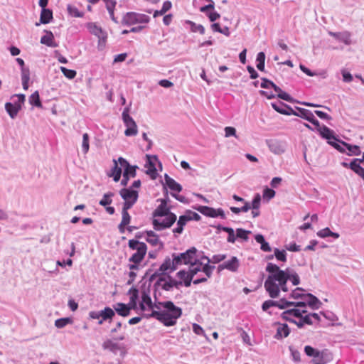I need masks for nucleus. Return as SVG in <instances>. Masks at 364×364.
<instances>
[{
  "instance_id": "nucleus-29",
  "label": "nucleus",
  "mask_w": 364,
  "mask_h": 364,
  "mask_svg": "<svg viewBox=\"0 0 364 364\" xmlns=\"http://www.w3.org/2000/svg\"><path fill=\"white\" fill-rule=\"evenodd\" d=\"M328 34L335 38L336 40L343 42L346 45H350L351 43V34L349 31H345L343 32H332L330 31Z\"/></svg>"
},
{
  "instance_id": "nucleus-31",
  "label": "nucleus",
  "mask_w": 364,
  "mask_h": 364,
  "mask_svg": "<svg viewBox=\"0 0 364 364\" xmlns=\"http://www.w3.org/2000/svg\"><path fill=\"white\" fill-rule=\"evenodd\" d=\"M87 28L90 33L97 36L100 41L106 38L105 33L102 31V28L98 26L95 23H87Z\"/></svg>"
},
{
  "instance_id": "nucleus-55",
  "label": "nucleus",
  "mask_w": 364,
  "mask_h": 364,
  "mask_svg": "<svg viewBox=\"0 0 364 364\" xmlns=\"http://www.w3.org/2000/svg\"><path fill=\"white\" fill-rule=\"evenodd\" d=\"M188 221H199L201 219L200 215L191 210H186L184 213Z\"/></svg>"
},
{
  "instance_id": "nucleus-59",
  "label": "nucleus",
  "mask_w": 364,
  "mask_h": 364,
  "mask_svg": "<svg viewBox=\"0 0 364 364\" xmlns=\"http://www.w3.org/2000/svg\"><path fill=\"white\" fill-rule=\"evenodd\" d=\"M228 233L227 241L229 243H235L237 239V235L235 232L234 229L231 227H229L228 230L225 231Z\"/></svg>"
},
{
  "instance_id": "nucleus-64",
  "label": "nucleus",
  "mask_w": 364,
  "mask_h": 364,
  "mask_svg": "<svg viewBox=\"0 0 364 364\" xmlns=\"http://www.w3.org/2000/svg\"><path fill=\"white\" fill-rule=\"evenodd\" d=\"M60 70L63 75L69 79H73L76 76V71L74 70L68 69L65 67H60Z\"/></svg>"
},
{
  "instance_id": "nucleus-4",
  "label": "nucleus",
  "mask_w": 364,
  "mask_h": 364,
  "mask_svg": "<svg viewBox=\"0 0 364 364\" xmlns=\"http://www.w3.org/2000/svg\"><path fill=\"white\" fill-rule=\"evenodd\" d=\"M321 138L327 140V143L340 153H346L348 156H360L362 153L358 145L349 144L339 139L335 132L329 127L323 129Z\"/></svg>"
},
{
  "instance_id": "nucleus-11",
  "label": "nucleus",
  "mask_w": 364,
  "mask_h": 364,
  "mask_svg": "<svg viewBox=\"0 0 364 364\" xmlns=\"http://www.w3.org/2000/svg\"><path fill=\"white\" fill-rule=\"evenodd\" d=\"M115 316V311L109 306H105L100 311H92L89 312V317L92 319H98V325H102L104 322L111 323Z\"/></svg>"
},
{
  "instance_id": "nucleus-49",
  "label": "nucleus",
  "mask_w": 364,
  "mask_h": 364,
  "mask_svg": "<svg viewBox=\"0 0 364 364\" xmlns=\"http://www.w3.org/2000/svg\"><path fill=\"white\" fill-rule=\"evenodd\" d=\"M276 195V192L272 188H269L267 186H264L262 191L263 200L267 202L272 199Z\"/></svg>"
},
{
  "instance_id": "nucleus-7",
  "label": "nucleus",
  "mask_w": 364,
  "mask_h": 364,
  "mask_svg": "<svg viewBox=\"0 0 364 364\" xmlns=\"http://www.w3.org/2000/svg\"><path fill=\"white\" fill-rule=\"evenodd\" d=\"M176 277L179 279L177 280L173 277H169V280L164 284V288L166 289H173L174 288L178 289L182 286L186 287H191L193 278L186 269L179 270L176 272Z\"/></svg>"
},
{
  "instance_id": "nucleus-2",
  "label": "nucleus",
  "mask_w": 364,
  "mask_h": 364,
  "mask_svg": "<svg viewBox=\"0 0 364 364\" xmlns=\"http://www.w3.org/2000/svg\"><path fill=\"white\" fill-rule=\"evenodd\" d=\"M269 265L270 264L268 262L265 267L268 275L264 282V287L270 298L277 299L279 296L282 291L284 292L289 291L287 281V279L281 276L274 269H269Z\"/></svg>"
},
{
  "instance_id": "nucleus-14",
  "label": "nucleus",
  "mask_w": 364,
  "mask_h": 364,
  "mask_svg": "<svg viewBox=\"0 0 364 364\" xmlns=\"http://www.w3.org/2000/svg\"><path fill=\"white\" fill-rule=\"evenodd\" d=\"M150 21V17L144 14L136 12L126 13L122 20V23L124 26H132L134 24L148 23Z\"/></svg>"
},
{
  "instance_id": "nucleus-18",
  "label": "nucleus",
  "mask_w": 364,
  "mask_h": 364,
  "mask_svg": "<svg viewBox=\"0 0 364 364\" xmlns=\"http://www.w3.org/2000/svg\"><path fill=\"white\" fill-rule=\"evenodd\" d=\"M271 107L277 112L287 116L294 115V107L283 102L281 100H276L270 103Z\"/></svg>"
},
{
  "instance_id": "nucleus-63",
  "label": "nucleus",
  "mask_w": 364,
  "mask_h": 364,
  "mask_svg": "<svg viewBox=\"0 0 364 364\" xmlns=\"http://www.w3.org/2000/svg\"><path fill=\"white\" fill-rule=\"evenodd\" d=\"M227 258L226 254H218L214 255L210 258V262L213 264H219L220 262L224 261Z\"/></svg>"
},
{
  "instance_id": "nucleus-23",
  "label": "nucleus",
  "mask_w": 364,
  "mask_h": 364,
  "mask_svg": "<svg viewBox=\"0 0 364 364\" xmlns=\"http://www.w3.org/2000/svg\"><path fill=\"white\" fill-rule=\"evenodd\" d=\"M262 96L269 100L277 98V100H284L289 102H295L296 100L291 97L289 92H259Z\"/></svg>"
},
{
  "instance_id": "nucleus-48",
  "label": "nucleus",
  "mask_w": 364,
  "mask_h": 364,
  "mask_svg": "<svg viewBox=\"0 0 364 364\" xmlns=\"http://www.w3.org/2000/svg\"><path fill=\"white\" fill-rule=\"evenodd\" d=\"M73 319L71 317H63L55 320V326L58 328H63L67 325L72 324Z\"/></svg>"
},
{
  "instance_id": "nucleus-44",
  "label": "nucleus",
  "mask_w": 364,
  "mask_h": 364,
  "mask_svg": "<svg viewBox=\"0 0 364 364\" xmlns=\"http://www.w3.org/2000/svg\"><path fill=\"white\" fill-rule=\"evenodd\" d=\"M237 239L242 242H247L249 240V235L252 234L250 230H245L242 228L235 230Z\"/></svg>"
},
{
  "instance_id": "nucleus-47",
  "label": "nucleus",
  "mask_w": 364,
  "mask_h": 364,
  "mask_svg": "<svg viewBox=\"0 0 364 364\" xmlns=\"http://www.w3.org/2000/svg\"><path fill=\"white\" fill-rule=\"evenodd\" d=\"M307 313V311L306 309H301L297 308H288L287 309H284V314H289L291 318H297L301 316V314H306Z\"/></svg>"
},
{
  "instance_id": "nucleus-46",
  "label": "nucleus",
  "mask_w": 364,
  "mask_h": 364,
  "mask_svg": "<svg viewBox=\"0 0 364 364\" xmlns=\"http://www.w3.org/2000/svg\"><path fill=\"white\" fill-rule=\"evenodd\" d=\"M307 122H310L311 124H313L316 130L318 132L319 135L321 136V134L323 133V129L325 127H328L327 126L323 124L321 126L319 121L316 118L314 113L312 112L309 119H307Z\"/></svg>"
},
{
  "instance_id": "nucleus-36",
  "label": "nucleus",
  "mask_w": 364,
  "mask_h": 364,
  "mask_svg": "<svg viewBox=\"0 0 364 364\" xmlns=\"http://www.w3.org/2000/svg\"><path fill=\"white\" fill-rule=\"evenodd\" d=\"M46 35L43 36L41 38V43L44 44L48 47L56 48L58 44L54 41V36L50 31H45Z\"/></svg>"
},
{
  "instance_id": "nucleus-17",
  "label": "nucleus",
  "mask_w": 364,
  "mask_h": 364,
  "mask_svg": "<svg viewBox=\"0 0 364 364\" xmlns=\"http://www.w3.org/2000/svg\"><path fill=\"white\" fill-rule=\"evenodd\" d=\"M156 163L162 168V164L159 160L157 155L146 154L145 167L147 168L145 171L152 179L156 178L158 176V171L156 167Z\"/></svg>"
},
{
  "instance_id": "nucleus-45",
  "label": "nucleus",
  "mask_w": 364,
  "mask_h": 364,
  "mask_svg": "<svg viewBox=\"0 0 364 364\" xmlns=\"http://www.w3.org/2000/svg\"><path fill=\"white\" fill-rule=\"evenodd\" d=\"M28 102L33 107L43 108L39 92H32L31 95L29 97Z\"/></svg>"
},
{
  "instance_id": "nucleus-6",
  "label": "nucleus",
  "mask_w": 364,
  "mask_h": 364,
  "mask_svg": "<svg viewBox=\"0 0 364 364\" xmlns=\"http://www.w3.org/2000/svg\"><path fill=\"white\" fill-rule=\"evenodd\" d=\"M26 101V95L21 92L15 94L10 97V100L5 103V110L11 117L14 119L18 112L22 109Z\"/></svg>"
},
{
  "instance_id": "nucleus-61",
  "label": "nucleus",
  "mask_w": 364,
  "mask_h": 364,
  "mask_svg": "<svg viewBox=\"0 0 364 364\" xmlns=\"http://www.w3.org/2000/svg\"><path fill=\"white\" fill-rule=\"evenodd\" d=\"M67 10L68 13L74 16V17H82L84 14L83 12L80 11L76 7L73 6L71 5H68Z\"/></svg>"
},
{
  "instance_id": "nucleus-32",
  "label": "nucleus",
  "mask_w": 364,
  "mask_h": 364,
  "mask_svg": "<svg viewBox=\"0 0 364 364\" xmlns=\"http://www.w3.org/2000/svg\"><path fill=\"white\" fill-rule=\"evenodd\" d=\"M306 295L304 300H306L307 306L313 310H317L321 307L322 303L315 295L311 293H307Z\"/></svg>"
},
{
  "instance_id": "nucleus-24",
  "label": "nucleus",
  "mask_w": 364,
  "mask_h": 364,
  "mask_svg": "<svg viewBox=\"0 0 364 364\" xmlns=\"http://www.w3.org/2000/svg\"><path fill=\"white\" fill-rule=\"evenodd\" d=\"M119 195L124 200L137 201L139 198V192L132 189V187L123 188L119 191Z\"/></svg>"
},
{
  "instance_id": "nucleus-27",
  "label": "nucleus",
  "mask_w": 364,
  "mask_h": 364,
  "mask_svg": "<svg viewBox=\"0 0 364 364\" xmlns=\"http://www.w3.org/2000/svg\"><path fill=\"white\" fill-rule=\"evenodd\" d=\"M144 233L146 235V241L149 242L152 246H156L159 245V250H161L164 248V244L163 242H161L159 238V235L153 230H146Z\"/></svg>"
},
{
  "instance_id": "nucleus-58",
  "label": "nucleus",
  "mask_w": 364,
  "mask_h": 364,
  "mask_svg": "<svg viewBox=\"0 0 364 364\" xmlns=\"http://www.w3.org/2000/svg\"><path fill=\"white\" fill-rule=\"evenodd\" d=\"M261 204V196L259 193H255L251 201L250 205L252 209L258 210Z\"/></svg>"
},
{
  "instance_id": "nucleus-62",
  "label": "nucleus",
  "mask_w": 364,
  "mask_h": 364,
  "mask_svg": "<svg viewBox=\"0 0 364 364\" xmlns=\"http://www.w3.org/2000/svg\"><path fill=\"white\" fill-rule=\"evenodd\" d=\"M318 350H319L318 349L314 348L311 346H306L304 347L305 354L307 356L311 357L312 358L315 356V355H316V353L318 352Z\"/></svg>"
},
{
  "instance_id": "nucleus-37",
  "label": "nucleus",
  "mask_w": 364,
  "mask_h": 364,
  "mask_svg": "<svg viewBox=\"0 0 364 364\" xmlns=\"http://www.w3.org/2000/svg\"><path fill=\"white\" fill-rule=\"evenodd\" d=\"M176 221H177L176 227L172 230V232L175 235H181L183 232L184 227L186 225L188 220L186 215L183 214V215H180L178 218V220H176Z\"/></svg>"
},
{
  "instance_id": "nucleus-20",
  "label": "nucleus",
  "mask_w": 364,
  "mask_h": 364,
  "mask_svg": "<svg viewBox=\"0 0 364 364\" xmlns=\"http://www.w3.org/2000/svg\"><path fill=\"white\" fill-rule=\"evenodd\" d=\"M119 164L123 167V173L129 178L136 176V170L139 168L136 165H131L129 162L122 156L118 158Z\"/></svg>"
},
{
  "instance_id": "nucleus-41",
  "label": "nucleus",
  "mask_w": 364,
  "mask_h": 364,
  "mask_svg": "<svg viewBox=\"0 0 364 364\" xmlns=\"http://www.w3.org/2000/svg\"><path fill=\"white\" fill-rule=\"evenodd\" d=\"M349 168L364 181V168L358 164L354 159L349 162Z\"/></svg>"
},
{
  "instance_id": "nucleus-12",
  "label": "nucleus",
  "mask_w": 364,
  "mask_h": 364,
  "mask_svg": "<svg viewBox=\"0 0 364 364\" xmlns=\"http://www.w3.org/2000/svg\"><path fill=\"white\" fill-rule=\"evenodd\" d=\"M291 301L288 300L287 298L283 297L279 300L268 299L264 301L262 304V310L267 312L269 315H273V311L271 310L273 307H277L279 309L284 310L291 307Z\"/></svg>"
},
{
  "instance_id": "nucleus-57",
  "label": "nucleus",
  "mask_w": 364,
  "mask_h": 364,
  "mask_svg": "<svg viewBox=\"0 0 364 364\" xmlns=\"http://www.w3.org/2000/svg\"><path fill=\"white\" fill-rule=\"evenodd\" d=\"M128 294L130 295V303L136 304L139 297V290L135 287H132L128 291Z\"/></svg>"
},
{
  "instance_id": "nucleus-13",
  "label": "nucleus",
  "mask_w": 364,
  "mask_h": 364,
  "mask_svg": "<svg viewBox=\"0 0 364 364\" xmlns=\"http://www.w3.org/2000/svg\"><path fill=\"white\" fill-rule=\"evenodd\" d=\"M269 263L270 264L269 269H274L281 276L287 279V282H291L294 286H297L300 284V277L294 269L287 267L285 269H281L277 264L272 262Z\"/></svg>"
},
{
  "instance_id": "nucleus-26",
  "label": "nucleus",
  "mask_w": 364,
  "mask_h": 364,
  "mask_svg": "<svg viewBox=\"0 0 364 364\" xmlns=\"http://www.w3.org/2000/svg\"><path fill=\"white\" fill-rule=\"evenodd\" d=\"M274 325H278L277 332L274 336V338L277 340H281L284 338H287L291 332V330L287 323H281L280 322H275Z\"/></svg>"
},
{
  "instance_id": "nucleus-25",
  "label": "nucleus",
  "mask_w": 364,
  "mask_h": 364,
  "mask_svg": "<svg viewBox=\"0 0 364 364\" xmlns=\"http://www.w3.org/2000/svg\"><path fill=\"white\" fill-rule=\"evenodd\" d=\"M153 284V296L154 299V301H160L159 296H161V293L160 289L164 290L166 291H170L172 289H166L164 288V285L166 282H164L162 279H156L154 282Z\"/></svg>"
},
{
  "instance_id": "nucleus-54",
  "label": "nucleus",
  "mask_w": 364,
  "mask_h": 364,
  "mask_svg": "<svg viewBox=\"0 0 364 364\" xmlns=\"http://www.w3.org/2000/svg\"><path fill=\"white\" fill-rule=\"evenodd\" d=\"M257 62V68L260 70L263 71L264 69V62H265V54L264 52H259L256 58Z\"/></svg>"
},
{
  "instance_id": "nucleus-56",
  "label": "nucleus",
  "mask_w": 364,
  "mask_h": 364,
  "mask_svg": "<svg viewBox=\"0 0 364 364\" xmlns=\"http://www.w3.org/2000/svg\"><path fill=\"white\" fill-rule=\"evenodd\" d=\"M90 149V136L87 133L82 134V150L84 154H87Z\"/></svg>"
},
{
  "instance_id": "nucleus-16",
  "label": "nucleus",
  "mask_w": 364,
  "mask_h": 364,
  "mask_svg": "<svg viewBox=\"0 0 364 364\" xmlns=\"http://www.w3.org/2000/svg\"><path fill=\"white\" fill-rule=\"evenodd\" d=\"M296 323H294L299 328H303L306 325H314L319 323L321 321L320 315L317 313H306L301 314V316L297 318Z\"/></svg>"
},
{
  "instance_id": "nucleus-35",
  "label": "nucleus",
  "mask_w": 364,
  "mask_h": 364,
  "mask_svg": "<svg viewBox=\"0 0 364 364\" xmlns=\"http://www.w3.org/2000/svg\"><path fill=\"white\" fill-rule=\"evenodd\" d=\"M255 87H260L261 88L270 89L274 88V91H282L279 87H278L275 84H274L272 81L262 78L261 81L256 80L252 82Z\"/></svg>"
},
{
  "instance_id": "nucleus-21",
  "label": "nucleus",
  "mask_w": 364,
  "mask_h": 364,
  "mask_svg": "<svg viewBox=\"0 0 364 364\" xmlns=\"http://www.w3.org/2000/svg\"><path fill=\"white\" fill-rule=\"evenodd\" d=\"M164 181L165 183L163 186L165 191L167 188H169L171 192L175 193H180L182 191V186L173 178L170 177L167 173H165L164 175Z\"/></svg>"
},
{
  "instance_id": "nucleus-30",
  "label": "nucleus",
  "mask_w": 364,
  "mask_h": 364,
  "mask_svg": "<svg viewBox=\"0 0 364 364\" xmlns=\"http://www.w3.org/2000/svg\"><path fill=\"white\" fill-rule=\"evenodd\" d=\"M269 150L275 154H281L285 151L284 146L276 139H271L267 141Z\"/></svg>"
},
{
  "instance_id": "nucleus-52",
  "label": "nucleus",
  "mask_w": 364,
  "mask_h": 364,
  "mask_svg": "<svg viewBox=\"0 0 364 364\" xmlns=\"http://www.w3.org/2000/svg\"><path fill=\"white\" fill-rule=\"evenodd\" d=\"M186 23L189 24L191 27V31L192 32L196 33L199 32L200 34L205 33V28L201 24H196V23L191 21H186Z\"/></svg>"
},
{
  "instance_id": "nucleus-50",
  "label": "nucleus",
  "mask_w": 364,
  "mask_h": 364,
  "mask_svg": "<svg viewBox=\"0 0 364 364\" xmlns=\"http://www.w3.org/2000/svg\"><path fill=\"white\" fill-rule=\"evenodd\" d=\"M114 196V193L113 192L109 191L107 193H105L102 198L99 201V204L102 207H106L109 205H110L112 203V198Z\"/></svg>"
},
{
  "instance_id": "nucleus-22",
  "label": "nucleus",
  "mask_w": 364,
  "mask_h": 364,
  "mask_svg": "<svg viewBox=\"0 0 364 364\" xmlns=\"http://www.w3.org/2000/svg\"><path fill=\"white\" fill-rule=\"evenodd\" d=\"M332 360V354L326 349L318 350V352L312 358L311 363L314 364H326Z\"/></svg>"
},
{
  "instance_id": "nucleus-42",
  "label": "nucleus",
  "mask_w": 364,
  "mask_h": 364,
  "mask_svg": "<svg viewBox=\"0 0 364 364\" xmlns=\"http://www.w3.org/2000/svg\"><path fill=\"white\" fill-rule=\"evenodd\" d=\"M312 112L309 109L294 106V115L298 117H300L301 119H303L306 121L309 119L310 115L311 114Z\"/></svg>"
},
{
  "instance_id": "nucleus-40",
  "label": "nucleus",
  "mask_w": 364,
  "mask_h": 364,
  "mask_svg": "<svg viewBox=\"0 0 364 364\" xmlns=\"http://www.w3.org/2000/svg\"><path fill=\"white\" fill-rule=\"evenodd\" d=\"M316 235L320 238H326L328 237H331L334 240H336L340 237L339 233L331 231V229L328 227L318 231Z\"/></svg>"
},
{
  "instance_id": "nucleus-60",
  "label": "nucleus",
  "mask_w": 364,
  "mask_h": 364,
  "mask_svg": "<svg viewBox=\"0 0 364 364\" xmlns=\"http://www.w3.org/2000/svg\"><path fill=\"white\" fill-rule=\"evenodd\" d=\"M289 350L291 353L292 360L296 363L301 362V354L300 352L295 349L293 346H289Z\"/></svg>"
},
{
  "instance_id": "nucleus-51",
  "label": "nucleus",
  "mask_w": 364,
  "mask_h": 364,
  "mask_svg": "<svg viewBox=\"0 0 364 364\" xmlns=\"http://www.w3.org/2000/svg\"><path fill=\"white\" fill-rule=\"evenodd\" d=\"M274 255L278 262H286L287 260V254L285 250L274 248Z\"/></svg>"
},
{
  "instance_id": "nucleus-34",
  "label": "nucleus",
  "mask_w": 364,
  "mask_h": 364,
  "mask_svg": "<svg viewBox=\"0 0 364 364\" xmlns=\"http://www.w3.org/2000/svg\"><path fill=\"white\" fill-rule=\"evenodd\" d=\"M255 240L257 243L260 245V250L265 252L272 251V247L269 243L265 240L264 236L261 233H257L255 236Z\"/></svg>"
},
{
  "instance_id": "nucleus-9",
  "label": "nucleus",
  "mask_w": 364,
  "mask_h": 364,
  "mask_svg": "<svg viewBox=\"0 0 364 364\" xmlns=\"http://www.w3.org/2000/svg\"><path fill=\"white\" fill-rule=\"evenodd\" d=\"M132 102H129V104L124 107L122 114V119L124 126L126 127L124 134L127 136H136L138 133L136 123L132 117L129 114Z\"/></svg>"
},
{
  "instance_id": "nucleus-19",
  "label": "nucleus",
  "mask_w": 364,
  "mask_h": 364,
  "mask_svg": "<svg viewBox=\"0 0 364 364\" xmlns=\"http://www.w3.org/2000/svg\"><path fill=\"white\" fill-rule=\"evenodd\" d=\"M161 301H152L151 298L149 294V290L146 291L144 290L141 292V301L139 303V308L141 311H145L147 309H156V306H159L157 303H160Z\"/></svg>"
},
{
  "instance_id": "nucleus-5",
  "label": "nucleus",
  "mask_w": 364,
  "mask_h": 364,
  "mask_svg": "<svg viewBox=\"0 0 364 364\" xmlns=\"http://www.w3.org/2000/svg\"><path fill=\"white\" fill-rule=\"evenodd\" d=\"M177 269L178 267L175 264L173 259L172 257H166L159 266V269L155 272L152 273L153 270L151 268H149L146 271L145 276H149V285H151L156 279H162L164 282L168 281V277H172L171 273L173 272Z\"/></svg>"
},
{
  "instance_id": "nucleus-10",
  "label": "nucleus",
  "mask_w": 364,
  "mask_h": 364,
  "mask_svg": "<svg viewBox=\"0 0 364 364\" xmlns=\"http://www.w3.org/2000/svg\"><path fill=\"white\" fill-rule=\"evenodd\" d=\"M198 250L195 247H191L183 252H173L171 257L173 259L175 264L178 268L182 264L188 265L191 261L196 257Z\"/></svg>"
},
{
  "instance_id": "nucleus-28",
  "label": "nucleus",
  "mask_w": 364,
  "mask_h": 364,
  "mask_svg": "<svg viewBox=\"0 0 364 364\" xmlns=\"http://www.w3.org/2000/svg\"><path fill=\"white\" fill-rule=\"evenodd\" d=\"M132 307L129 304H127L122 302H118L113 305V310L115 311V314L127 317L130 314Z\"/></svg>"
},
{
  "instance_id": "nucleus-39",
  "label": "nucleus",
  "mask_w": 364,
  "mask_h": 364,
  "mask_svg": "<svg viewBox=\"0 0 364 364\" xmlns=\"http://www.w3.org/2000/svg\"><path fill=\"white\" fill-rule=\"evenodd\" d=\"M307 293L304 289L296 287L288 295V299L294 300L305 299Z\"/></svg>"
},
{
  "instance_id": "nucleus-43",
  "label": "nucleus",
  "mask_w": 364,
  "mask_h": 364,
  "mask_svg": "<svg viewBox=\"0 0 364 364\" xmlns=\"http://www.w3.org/2000/svg\"><path fill=\"white\" fill-rule=\"evenodd\" d=\"M102 348L105 350H109L112 353H116L117 350L121 349L120 345L116 342H114L111 339H107L102 343Z\"/></svg>"
},
{
  "instance_id": "nucleus-8",
  "label": "nucleus",
  "mask_w": 364,
  "mask_h": 364,
  "mask_svg": "<svg viewBox=\"0 0 364 364\" xmlns=\"http://www.w3.org/2000/svg\"><path fill=\"white\" fill-rule=\"evenodd\" d=\"M128 247L132 250H136V252L129 258V262L132 263H141L146 255V244L137 240L131 239L128 242Z\"/></svg>"
},
{
  "instance_id": "nucleus-53",
  "label": "nucleus",
  "mask_w": 364,
  "mask_h": 364,
  "mask_svg": "<svg viewBox=\"0 0 364 364\" xmlns=\"http://www.w3.org/2000/svg\"><path fill=\"white\" fill-rule=\"evenodd\" d=\"M211 262H205L200 267L201 272H203L208 278H210L213 274V271L215 268L214 265L210 264Z\"/></svg>"
},
{
  "instance_id": "nucleus-38",
  "label": "nucleus",
  "mask_w": 364,
  "mask_h": 364,
  "mask_svg": "<svg viewBox=\"0 0 364 364\" xmlns=\"http://www.w3.org/2000/svg\"><path fill=\"white\" fill-rule=\"evenodd\" d=\"M53 19V12L48 9H42L40 16V22L36 23V26H38L41 24H47Z\"/></svg>"
},
{
  "instance_id": "nucleus-15",
  "label": "nucleus",
  "mask_w": 364,
  "mask_h": 364,
  "mask_svg": "<svg viewBox=\"0 0 364 364\" xmlns=\"http://www.w3.org/2000/svg\"><path fill=\"white\" fill-rule=\"evenodd\" d=\"M193 208L206 217L212 218H219L221 219H226L225 211L221 208H214L213 207L201 205H196Z\"/></svg>"
},
{
  "instance_id": "nucleus-1",
  "label": "nucleus",
  "mask_w": 364,
  "mask_h": 364,
  "mask_svg": "<svg viewBox=\"0 0 364 364\" xmlns=\"http://www.w3.org/2000/svg\"><path fill=\"white\" fill-rule=\"evenodd\" d=\"M157 304L159 306H156V309H159V312L154 314L159 317V321L166 327L175 326L183 314L182 309L170 300Z\"/></svg>"
},
{
  "instance_id": "nucleus-33",
  "label": "nucleus",
  "mask_w": 364,
  "mask_h": 364,
  "mask_svg": "<svg viewBox=\"0 0 364 364\" xmlns=\"http://www.w3.org/2000/svg\"><path fill=\"white\" fill-rule=\"evenodd\" d=\"M226 269L232 272H236L238 270V268L240 265V262L239 259L236 256H231V257L227 260L223 262Z\"/></svg>"
},
{
  "instance_id": "nucleus-3",
  "label": "nucleus",
  "mask_w": 364,
  "mask_h": 364,
  "mask_svg": "<svg viewBox=\"0 0 364 364\" xmlns=\"http://www.w3.org/2000/svg\"><path fill=\"white\" fill-rule=\"evenodd\" d=\"M170 205H159L152 212L151 224L156 231L171 228L176 222V215L171 212Z\"/></svg>"
}]
</instances>
